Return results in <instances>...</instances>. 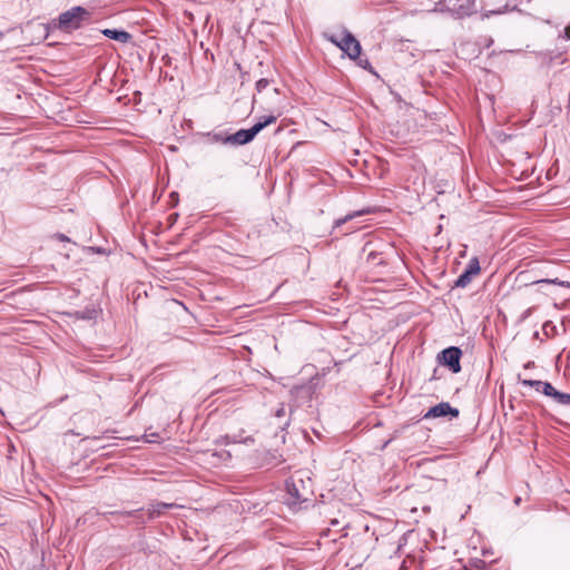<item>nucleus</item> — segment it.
<instances>
[{"instance_id": "c85d7f7f", "label": "nucleus", "mask_w": 570, "mask_h": 570, "mask_svg": "<svg viewBox=\"0 0 570 570\" xmlns=\"http://www.w3.org/2000/svg\"><path fill=\"white\" fill-rule=\"evenodd\" d=\"M0 36H2V33L0 32Z\"/></svg>"}, {"instance_id": "1a4fd4ad", "label": "nucleus", "mask_w": 570, "mask_h": 570, "mask_svg": "<svg viewBox=\"0 0 570 570\" xmlns=\"http://www.w3.org/2000/svg\"><path fill=\"white\" fill-rule=\"evenodd\" d=\"M521 384L522 385H537V392H541L544 395L552 397L553 400H556L557 393L559 392L553 387V385L551 383L539 381V380H522Z\"/></svg>"}, {"instance_id": "a878e982", "label": "nucleus", "mask_w": 570, "mask_h": 570, "mask_svg": "<svg viewBox=\"0 0 570 570\" xmlns=\"http://www.w3.org/2000/svg\"><path fill=\"white\" fill-rule=\"evenodd\" d=\"M331 524H332V525H337V524H338V521H337L336 519H334V520H332V521H331Z\"/></svg>"}, {"instance_id": "a211bd4d", "label": "nucleus", "mask_w": 570, "mask_h": 570, "mask_svg": "<svg viewBox=\"0 0 570 570\" xmlns=\"http://www.w3.org/2000/svg\"><path fill=\"white\" fill-rule=\"evenodd\" d=\"M355 61H357V65L361 68H363L365 70H372V66H371V63H370L367 58H362L361 55H360L358 58H356Z\"/></svg>"}, {"instance_id": "f257e3e1", "label": "nucleus", "mask_w": 570, "mask_h": 570, "mask_svg": "<svg viewBox=\"0 0 570 570\" xmlns=\"http://www.w3.org/2000/svg\"><path fill=\"white\" fill-rule=\"evenodd\" d=\"M90 18V11L81 6H75L69 10L61 12L56 19H52L45 26L47 30L46 37L49 36V31L51 29L71 33L80 29L85 23L89 22Z\"/></svg>"}, {"instance_id": "dca6fc26", "label": "nucleus", "mask_w": 570, "mask_h": 570, "mask_svg": "<svg viewBox=\"0 0 570 570\" xmlns=\"http://www.w3.org/2000/svg\"><path fill=\"white\" fill-rule=\"evenodd\" d=\"M364 212L363 210H358V212H354L352 214H348L346 215L345 217L343 218H340L335 222L334 224V228H338L341 227L343 224H345L346 222L351 220L352 218L356 217V216H361Z\"/></svg>"}, {"instance_id": "4468645a", "label": "nucleus", "mask_w": 570, "mask_h": 570, "mask_svg": "<svg viewBox=\"0 0 570 570\" xmlns=\"http://www.w3.org/2000/svg\"><path fill=\"white\" fill-rule=\"evenodd\" d=\"M312 386L309 385H301V386H294L292 390H291V394L296 397V399H299V397H306V399H309L311 395H312Z\"/></svg>"}, {"instance_id": "6ab92c4d", "label": "nucleus", "mask_w": 570, "mask_h": 570, "mask_svg": "<svg viewBox=\"0 0 570 570\" xmlns=\"http://www.w3.org/2000/svg\"><path fill=\"white\" fill-rule=\"evenodd\" d=\"M515 8H517L515 4L511 6L509 3V1H507L502 8L498 9V10H492L491 12L494 13V14H501V13L507 12L509 10H514Z\"/></svg>"}, {"instance_id": "7ed1b4c3", "label": "nucleus", "mask_w": 570, "mask_h": 570, "mask_svg": "<svg viewBox=\"0 0 570 570\" xmlns=\"http://www.w3.org/2000/svg\"><path fill=\"white\" fill-rule=\"evenodd\" d=\"M276 116L269 115L263 117L253 127L248 129H239L233 135H227L228 145L242 146L250 142L265 127L276 121Z\"/></svg>"}, {"instance_id": "5701e85b", "label": "nucleus", "mask_w": 570, "mask_h": 570, "mask_svg": "<svg viewBox=\"0 0 570 570\" xmlns=\"http://www.w3.org/2000/svg\"><path fill=\"white\" fill-rule=\"evenodd\" d=\"M147 442H156V439L159 438L157 433L146 434Z\"/></svg>"}, {"instance_id": "412c9836", "label": "nucleus", "mask_w": 570, "mask_h": 570, "mask_svg": "<svg viewBox=\"0 0 570 570\" xmlns=\"http://www.w3.org/2000/svg\"><path fill=\"white\" fill-rule=\"evenodd\" d=\"M214 455H218L220 459H224V460L230 459V456H232L230 453L227 451H222L220 453H214Z\"/></svg>"}, {"instance_id": "aec40b11", "label": "nucleus", "mask_w": 570, "mask_h": 570, "mask_svg": "<svg viewBox=\"0 0 570 570\" xmlns=\"http://www.w3.org/2000/svg\"><path fill=\"white\" fill-rule=\"evenodd\" d=\"M269 86V80L266 78H261L256 81V90L258 92H262L264 89H266Z\"/></svg>"}, {"instance_id": "f03ea898", "label": "nucleus", "mask_w": 570, "mask_h": 570, "mask_svg": "<svg viewBox=\"0 0 570 570\" xmlns=\"http://www.w3.org/2000/svg\"><path fill=\"white\" fill-rule=\"evenodd\" d=\"M434 11L462 19L476 13V0H440L435 3Z\"/></svg>"}, {"instance_id": "ddd939ff", "label": "nucleus", "mask_w": 570, "mask_h": 570, "mask_svg": "<svg viewBox=\"0 0 570 570\" xmlns=\"http://www.w3.org/2000/svg\"><path fill=\"white\" fill-rule=\"evenodd\" d=\"M203 137H205L208 142H213V144L220 142V144L228 145V141L226 140L227 135H225L223 131H219V132H214V131L205 132V134H203Z\"/></svg>"}, {"instance_id": "bb28decb", "label": "nucleus", "mask_w": 570, "mask_h": 570, "mask_svg": "<svg viewBox=\"0 0 570 570\" xmlns=\"http://www.w3.org/2000/svg\"><path fill=\"white\" fill-rule=\"evenodd\" d=\"M532 389H535L537 390V385H530Z\"/></svg>"}, {"instance_id": "b1692460", "label": "nucleus", "mask_w": 570, "mask_h": 570, "mask_svg": "<svg viewBox=\"0 0 570 570\" xmlns=\"http://www.w3.org/2000/svg\"><path fill=\"white\" fill-rule=\"evenodd\" d=\"M56 238L61 242H69V238L65 234H61V233L56 234Z\"/></svg>"}, {"instance_id": "f8f14e48", "label": "nucleus", "mask_w": 570, "mask_h": 570, "mask_svg": "<svg viewBox=\"0 0 570 570\" xmlns=\"http://www.w3.org/2000/svg\"><path fill=\"white\" fill-rule=\"evenodd\" d=\"M141 511H142V509H137V510L125 511V512H110V514L119 515L122 518L132 517L136 520V524L142 525L146 523V520L142 518Z\"/></svg>"}, {"instance_id": "f3484780", "label": "nucleus", "mask_w": 570, "mask_h": 570, "mask_svg": "<svg viewBox=\"0 0 570 570\" xmlns=\"http://www.w3.org/2000/svg\"><path fill=\"white\" fill-rule=\"evenodd\" d=\"M554 401L562 405L570 404V394L563 393V392H558Z\"/></svg>"}, {"instance_id": "0eeeda50", "label": "nucleus", "mask_w": 570, "mask_h": 570, "mask_svg": "<svg viewBox=\"0 0 570 570\" xmlns=\"http://www.w3.org/2000/svg\"><path fill=\"white\" fill-rule=\"evenodd\" d=\"M480 269L479 259L476 257H472L464 272L454 281L453 287H466L471 283L472 278L480 273Z\"/></svg>"}, {"instance_id": "cd10ccee", "label": "nucleus", "mask_w": 570, "mask_h": 570, "mask_svg": "<svg viewBox=\"0 0 570 570\" xmlns=\"http://www.w3.org/2000/svg\"><path fill=\"white\" fill-rule=\"evenodd\" d=\"M0 414L4 415L3 411L0 409Z\"/></svg>"}, {"instance_id": "9b49d317", "label": "nucleus", "mask_w": 570, "mask_h": 570, "mask_svg": "<svg viewBox=\"0 0 570 570\" xmlns=\"http://www.w3.org/2000/svg\"><path fill=\"white\" fill-rule=\"evenodd\" d=\"M101 33L115 41H118L120 43H128L131 41L132 36L127 32L126 30H119V29H104L101 30Z\"/></svg>"}, {"instance_id": "6e6552de", "label": "nucleus", "mask_w": 570, "mask_h": 570, "mask_svg": "<svg viewBox=\"0 0 570 570\" xmlns=\"http://www.w3.org/2000/svg\"><path fill=\"white\" fill-rule=\"evenodd\" d=\"M460 414L459 409L451 406L449 402H441L432 406L424 415L423 419H434L450 415L458 417Z\"/></svg>"}, {"instance_id": "4be33fe9", "label": "nucleus", "mask_w": 570, "mask_h": 570, "mask_svg": "<svg viewBox=\"0 0 570 570\" xmlns=\"http://www.w3.org/2000/svg\"><path fill=\"white\" fill-rule=\"evenodd\" d=\"M275 415L277 417H282V416L285 415V406H284V404H282L281 407L276 410Z\"/></svg>"}, {"instance_id": "9d476101", "label": "nucleus", "mask_w": 570, "mask_h": 570, "mask_svg": "<svg viewBox=\"0 0 570 570\" xmlns=\"http://www.w3.org/2000/svg\"><path fill=\"white\" fill-rule=\"evenodd\" d=\"M176 503L154 502L147 509L148 520H154L165 513L168 509L178 508Z\"/></svg>"}, {"instance_id": "20e7f679", "label": "nucleus", "mask_w": 570, "mask_h": 570, "mask_svg": "<svg viewBox=\"0 0 570 570\" xmlns=\"http://www.w3.org/2000/svg\"><path fill=\"white\" fill-rule=\"evenodd\" d=\"M343 37L338 39L335 35H325L326 39L338 47L350 59L356 60L361 55L360 41L346 29L342 31Z\"/></svg>"}, {"instance_id": "2eb2a0df", "label": "nucleus", "mask_w": 570, "mask_h": 570, "mask_svg": "<svg viewBox=\"0 0 570 570\" xmlns=\"http://www.w3.org/2000/svg\"><path fill=\"white\" fill-rule=\"evenodd\" d=\"M237 442H239V441L237 440V438H236V436H230V435H228V434H226V435H222V436H219V438L215 441V443H216V444H230V443H237ZM242 442H243V443H248V442L253 443V442H254V439H253V438H250V436H248V438L244 439Z\"/></svg>"}, {"instance_id": "39448f33", "label": "nucleus", "mask_w": 570, "mask_h": 570, "mask_svg": "<svg viewBox=\"0 0 570 570\" xmlns=\"http://www.w3.org/2000/svg\"><path fill=\"white\" fill-rule=\"evenodd\" d=\"M286 503L289 507H296L308 500L309 491L305 488L302 479H291L289 481H286Z\"/></svg>"}, {"instance_id": "423d86ee", "label": "nucleus", "mask_w": 570, "mask_h": 570, "mask_svg": "<svg viewBox=\"0 0 570 570\" xmlns=\"http://www.w3.org/2000/svg\"><path fill=\"white\" fill-rule=\"evenodd\" d=\"M461 356L462 351L460 347L450 346L441 352L440 360L444 365L449 366L452 373L456 374L461 371Z\"/></svg>"}, {"instance_id": "393cba45", "label": "nucleus", "mask_w": 570, "mask_h": 570, "mask_svg": "<svg viewBox=\"0 0 570 570\" xmlns=\"http://www.w3.org/2000/svg\"><path fill=\"white\" fill-rule=\"evenodd\" d=\"M540 283H557V281L541 279Z\"/></svg>"}]
</instances>
